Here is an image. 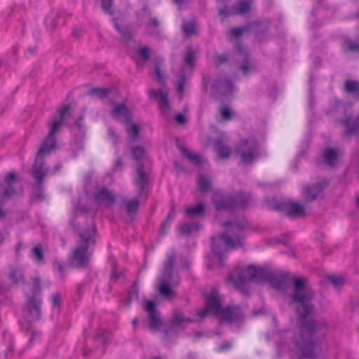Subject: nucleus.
Returning a JSON list of instances; mask_svg holds the SVG:
<instances>
[{
	"label": "nucleus",
	"mask_w": 359,
	"mask_h": 359,
	"mask_svg": "<svg viewBox=\"0 0 359 359\" xmlns=\"http://www.w3.org/2000/svg\"><path fill=\"white\" fill-rule=\"evenodd\" d=\"M306 283V278L293 279L294 290L292 299L297 304L298 323L301 331L299 340L295 339L294 343L299 359H312L315 357L316 347L312 336L319 325L315 321L308 318L313 310L310 302L314 294L311 288L307 287Z\"/></svg>",
	"instance_id": "nucleus-1"
},
{
	"label": "nucleus",
	"mask_w": 359,
	"mask_h": 359,
	"mask_svg": "<svg viewBox=\"0 0 359 359\" xmlns=\"http://www.w3.org/2000/svg\"><path fill=\"white\" fill-rule=\"evenodd\" d=\"M69 104L64 105L62 108L58 109V114L53 117L49 123L50 130L49 133L41 144L39 149L36 161L33 166V174L38 183H42L44 177L46 174L45 169V163L43 159V156L50 152L56 146V140L55 134L57 132L62 122L65 121L66 116H70Z\"/></svg>",
	"instance_id": "nucleus-2"
},
{
	"label": "nucleus",
	"mask_w": 359,
	"mask_h": 359,
	"mask_svg": "<svg viewBox=\"0 0 359 359\" xmlns=\"http://www.w3.org/2000/svg\"><path fill=\"white\" fill-rule=\"evenodd\" d=\"M205 306L198 312L199 320L203 319L207 315L211 314L218 317L219 321L229 323H240L244 318L243 309L233 304H229L223 308L218 293L212 291L205 297Z\"/></svg>",
	"instance_id": "nucleus-3"
},
{
	"label": "nucleus",
	"mask_w": 359,
	"mask_h": 359,
	"mask_svg": "<svg viewBox=\"0 0 359 359\" xmlns=\"http://www.w3.org/2000/svg\"><path fill=\"white\" fill-rule=\"evenodd\" d=\"M223 227L224 233L212 238V251L220 262V265L223 264L222 256L229 250L236 249L242 245V232L244 225L226 222L223 224Z\"/></svg>",
	"instance_id": "nucleus-4"
},
{
	"label": "nucleus",
	"mask_w": 359,
	"mask_h": 359,
	"mask_svg": "<svg viewBox=\"0 0 359 359\" xmlns=\"http://www.w3.org/2000/svg\"><path fill=\"white\" fill-rule=\"evenodd\" d=\"M264 270L262 268L256 265L250 264L241 269H236L229 275L227 282L241 291L244 294H248L247 283L251 280L264 278Z\"/></svg>",
	"instance_id": "nucleus-5"
},
{
	"label": "nucleus",
	"mask_w": 359,
	"mask_h": 359,
	"mask_svg": "<svg viewBox=\"0 0 359 359\" xmlns=\"http://www.w3.org/2000/svg\"><path fill=\"white\" fill-rule=\"evenodd\" d=\"M250 195L245 193H236L232 198L224 196L220 191L213 194V202L217 211L229 210L235 211L244 208L249 203Z\"/></svg>",
	"instance_id": "nucleus-6"
},
{
	"label": "nucleus",
	"mask_w": 359,
	"mask_h": 359,
	"mask_svg": "<svg viewBox=\"0 0 359 359\" xmlns=\"http://www.w3.org/2000/svg\"><path fill=\"white\" fill-rule=\"evenodd\" d=\"M236 155L242 163L248 164L259 158V148L257 140L252 137L243 139L237 146Z\"/></svg>",
	"instance_id": "nucleus-7"
},
{
	"label": "nucleus",
	"mask_w": 359,
	"mask_h": 359,
	"mask_svg": "<svg viewBox=\"0 0 359 359\" xmlns=\"http://www.w3.org/2000/svg\"><path fill=\"white\" fill-rule=\"evenodd\" d=\"M81 245L76 248L73 252V262L74 264L79 268L86 267L90 259L88 253L89 244L92 240L91 235L88 233H81Z\"/></svg>",
	"instance_id": "nucleus-8"
},
{
	"label": "nucleus",
	"mask_w": 359,
	"mask_h": 359,
	"mask_svg": "<svg viewBox=\"0 0 359 359\" xmlns=\"http://www.w3.org/2000/svg\"><path fill=\"white\" fill-rule=\"evenodd\" d=\"M148 95L151 99L158 100V107L161 111L167 115L170 111V103L168 100V93L167 90L159 89H149Z\"/></svg>",
	"instance_id": "nucleus-9"
},
{
	"label": "nucleus",
	"mask_w": 359,
	"mask_h": 359,
	"mask_svg": "<svg viewBox=\"0 0 359 359\" xmlns=\"http://www.w3.org/2000/svg\"><path fill=\"white\" fill-rule=\"evenodd\" d=\"M273 287L278 290H283L287 287L290 281V276L287 272L272 273L268 276Z\"/></svg>",
	"instance_id": "nucleus-10"
},
{
	"label": "nucleus",
	"mask_w": 359,
	"mask_h": 359,
	"mask_svg": "<svg viewBox=\"0 0 359 359\" xmlns=\"http://www.w3.org/2000/svg\"><path fill=\"white\" fill-rule=\"evenodd\" d=\"M111 116L117 121L129 123L132 120V114L124 103L116 104L111 111Z\"/></svg>",
	"instance_id": "nucleus-11"
},
{
	"label": "nucleus",
	"mask_w": 359,
	"mask_h": 359,
	"mask_svg": "<svg viewBox=\"0 0 359 359\" xmlns=\"http://www.w3.org/2000/svg\"><path fill=\"white\" fill-rule=\"evenodd\" d=\"M250 5L251 0H241L229 12H227L226 7H223L219 9V13L222 16H227L231 14H243L250 10Z\"/></svg>",
	"instance_id": "nucleus-12"
},
{
	"label": "nucleus",
	"mask_w": 359,
	"mask_h": 359,
	"mask_svg": "<svg viewBox=\"0 0 359 359\" xmlns=\"http://www.w3.org/2000/svg\"><path fill=\"white\" fill-rule=\"evenodd\" d=\"M95 200L98 205L109 206L116 201L114 194L103 187L100 189L95 196Z\"/></svg>",
	"instance_id": "nucleus-13"
},
{
	"label": "nucleus",
	"mask_w": 359,
	"mask_h": 359,
	"mask_svg": "<svg viewBox=\"0 0 359 359\" xmlns=\"http://www.w3.org/2000/svg\"><path fill=\"white\" fill-rule=\"evenodd\" d=\"M41 299L40 297H29L27 299V310L33 320H38L41 318Z\"/></svg>",
	"instance_id": "nucleus-14"
},
{
	"label": "nucleus",
	"mask_w": 359,
	"mask_h": 359,
	"mask_svg": "<svg viewBox=\"0 0 359 359\" xmlns=\"http://www.w3.org/2000/svg\"><path fill=\"white\" fill-rule=\"evenodd\" d=\"M327 184V182L323 181L319 184L306 187L304 189L306 198L309 201L315 200L322 194Z\"/></svg>",
	"instance_id": "nucleus-15"
},
{
	"label": "nucleus",
	"mask_w": 359,
	"mask_h": 359,
	"mask_svg": "<svg viewBox=\"0 0 359 359\" xmlns=\"http://www.w3.org/2000/svg\"><path fill=\"white\" fill-rule=\"evenodd\" d=\"M344 126L346 127V135H351L355 134L359 130V115L356 117L347 116L342 121Z\"/></svg>",
	"instance_id": "nucleus-16"
},
{
	"label": "nucleus",
	"mask_w": 359,
	"mask_h": 359,
	"mask_svg": "<svg viewBox=\"0 0 359 359\" xmlns=\"http://www.w3.org/2000/svg\"><path fill=\"white\" fill-rule=\"evenodd\" d=\"M285 207L287 216L292 218L303 216L305 212L304 207L297 202H288Z\"/></svg>",
	"instance_id": "nucleus-17"
},
{
	"label": "nucleus",
	"mask_w": 359,
	"mask_h": 359,
	"mask_svg": "<svg viewBox=\"0 0 359 359\" xmlns=\"http://www.w3.org/2000/svg\"><path fill=\"white\" fill-rule=\"evenodd\" d=\"M137 172L138 177L134 180V183L137 187L140 194H141L147 184V176L142 164L138 165L137 168Z\"/></svg>",
	"instance_id": "nucleus-18"
},
{
	"label": "nucleus",
	"mask_w": 359,
	"mask_h": 359,
	"mask_svg": "<svg viewBox=\"0 0 359 359\" xmlns=\"http://www.w3.org/2000/svg\"><path fill=\"white\" fill-rule=\"evenodd\" d=\"M171 278L169 277H163L161 276L160 278V283L158 285V291L159 292L167 297L173 296L175 294L174 291L170 287L169 283Z\"/></svg>",
	"instance_id": "nucleus-19"
},
{
	"label": "nucleus",
	"mask_w": 359,
	"mask_h": 359,
	"mask_svg": "<svg viewBox=\"0 0 359 359\" xmlns=\"http://www.w3.org/2000/svg\"><path fill=\"white\" fill-rule=\"evenodd\" d=\"M339 154L333 148H327L323 153V159L330 167H334L337 163Z\"/></svg>",
	"instance_id": "nucleus-20"
},
{
	"label": "nucleus",
	"mask_w": 359,
	"mask_h": 359,
	"mask_svg": "<svg viewBox=\"0 0 359 359\" xmlns=\"http://www.w3.org/2000/svg\"><path fill=\"white\" fill-rule=\"evenodd\" d=\"M16 181V176L14 172H10L7 174L6 177H5V182L7 185L9 186V188H7L5 189L2 198H8L11 197V196L14 195L15 191L13 188L11 187V185H13L15 182Z\"/></svg>",
	"instance_id": "nucleus-21"
},
{
	"label": "nucleus",
	"mask_w": 359,
	"mask_h": 359,
	"mask_svg": "<svg viewBox=\"0 0 359 359\" xmlns=\"http://www.w3.org/2000/svg\"><path fill=\"white\" fill-rule=\"evenodd\" d=\"M215 150L216 151L218 156L222 159L229 158L231 151L222 140H218L215 143Z\"/></svg>",
	"instance_id": "nucleus-22"
},
{
	"label": "nucleus",
	"mask_w": 359,
	"mask_h": 359,
	"mask_svg": "<svg viewBox=\"0 0 359 359\" xmlns=\"http://www.w3.org/2000/svg\"><path fill=\"white\" fill-rule=\"evenodd\" d=\"M175 263V255L174 253L168 255L167 256L166 260L163 264V268L162 271L163 277H169L171 278L172 271L173 269Z\"/></svg>",
	"instance_id": "nucleus-23"
},
{
	"label": "nucleus",
	"mask_w": 359,
	"mask_h": 359,
	"mask_svg": "<svg viewBox=\"0 0 359 359\" xmlns=\"http://www.w3.org/2000/svg\"><path fill=\"white\" fill-rule=\"evenodd\" d=\"M178 231L183 235L191 234L200 229L198 223H182L178 225Z\"/></svg>",
	"instance_id": "nucleus-24"
},
{
	"label": "nucleus",
	"mask_w": 359,
	"mask_h": 359,
	"mask_svg": "<svg viewBox=\"0 0 359 359\" xmlns=\"http://www.w3.org/2000/svg\"><path fill=\"white\" fill-rule=\"evenodd\" d=\"M111 91L107 88H95L88 91V95L97 97L101 100H104L109 97Z\"/></svg>",
	"instance_id": "nucleus-25"
},
{
	"label": "nucleus",
	"mask_w": 359,
	"mask_h": 359,
	"mask_svg": "<svg viewBox=\"0 0 359 359\" xmlns=\"http://www.w3.org/2000/svg\"><path fill=\"white\" fill-rule=\"evenodd\" d=\"M32 257L39 264H41L45 262V257L43 253L42 247L40 245H35L32 249Z\"/></svg>",
	"instance_id": "nucleus-26"
},
{
	"label": "nucleus",
	"mask_w": 359,
	"mask_h": 359,
	"mask_svg": "<svg viewBox=\"0 0 359 359\" xmlns=\"http://www.w3.org/2000/svg\"><path fill=\"white\" fill-rule=\"evenodd\" d=\"M205 212V205L203 203H198L194 207L188 208L185 213L189 217L203 215Z\"/></svg>",
	"instance_id": "nucleus-27"
},
{
	"label": "nucleus",
	"mask_w": 359,
	"mask_h": 359,
	"mask_svg": "<svg viewBox=\"0 0 359 359\" xmlns=\"http://www.w3.org/2000/svg\"><path fill=\"white\" fill-rule=\"evenodd\" d=\"M345 90L347 93L359 97V83L353 80H346L345 82Z\"/></svg>",
	"instance_id": "nucleus-28"
},
{
	"label": "nucleus",
	"mask_w": 359,
	"mask_h": 359,
	"mask_svg": "<svg viewBox=\"0 0 359 359\" xmlns=\"http://www.w3.org/2000/svg\"><path fill=\"white\" fill-rule=\"evenodd\" d=\"M215 86L217 88H220L225 93H231L233 89V84L232 81L229 79H222L217 81Z\"/></svg>",
	"instance_id": "nucleus-29"
},
{
	"label": "nucleus",
	"mask_w": 359,
	"mask_h": 359,
	"mask_svg": "<svg viewBox=\"0 0 359 359\" xmlns=\"http://www.w3.org/2000/svg\"><path fill=\"white\" fill-rule=\"evenodd\" d=\"M195 319H191L189 318H184L181 313H176L174 314L172 320L171 324L173 326L181 325L185 323H191L195 321Z\"/></svg>",
	"instance_id": "nucleus-30"
},
{
	"label": "nucleus",
	"mask_w": 359,
	"mask_h": 359,
	"mask_svg": "<svg viewBox=\"0 0 359 359\" xmlns=\"http://www.w3.org/2000/svg\"><path fill=\"white\" fill-rule=\"evenodd\" d=\"M180 150L183 154H184L191 161L194 162L196 165H200L203 160L196 153L189 151L186 148L181 147Z\"/></svg>",
	"instance_id": "nucleus-31"
},
{
	"label": "nucleus",
	"mask_w": 359,
	"mask_h": 359,
	"mask_svg": "<svg viewBox=\"0 0 359 359\" xmlns=\"http://www.w3.org/2000/svg\"><path fill=\"white\" fill-rule=\"evenodd\" d=\"M140 205V201L137 198H133L125 203V207L128 214H133L137 212Z\"/></svg>",
	"instance_id": "nucleus-32"
},
{
	"label": "nucleus",
	"mask_w": 359,
	"mask_h": 359,
	"mask_svg": "<svg viewBox=\"0 0 359 359\" xmlns=\"http://www.w3.org/2000/svg\"><path fill=\"white\" fill-rule=\"evenodd\" d=\"M198 187L201 192H205L210 188L211 182L210 180L203 175H200L198 178Z\"/></svg>",
	"instance_id": "nucleus-33"
},
{
	"label": "nucleus",
	"mask_w": 359,
	"mask_h": 359,
	"mask_svg": "<svg viewBox=\"0 0 359 359\" xmlns=\"http://www.w3.org/2000/svg\"><path fill=\"white\" fill-rule=\"evenodd\" d=\"M149 327L153 330H159L161 321L158 317V313L149 315Z\"/></svg>",
	"instance_id": "nucleus-34"
},
{
	"label": "nucleus",
	"mask_w": 359,
	"mask_h": 359,
	"mask_svg": "<svg viewBox=\"0 0 359 359\" xmlns=\"http://www.w3.org/2000/svg\"><path fill=\"white\" fill-rule=\"evenodd\" d=\"M343 48L352 52L359 51V42H355L351 39H346L343 44Z\"/></svg>",
	"instance_id": "nucleus-35"
},
{
	"label": "nucleus",
	"mask_w": 359,
	"mask_h": 359,
	"mask_svg": "<svg viewBox=\"0 0 359 359\" xmlns=\"http://www.w3.org/2000/svg\"><path fill=\"white\" fill-rule=\"evenodd\" d=\"M176 216V212L174 206H172L170 208V212L166 217V219L165 222H163L161 226V230L162 231L165 232V229L168 227L170 224L173 221Z\"/></svg>",
	"instance_id": "nucleus-36"
},
{
	"label": "nucleus",
	"mask_w": 359,
	"mask_h": 359,
	"mask_svg": "<svg viewBox=\"0 0 359 359\" xmlns=\"http://www.w3.org/2000/svg\"><path fill=\"white\" fill-rule=\"evenodd\" d=\"M132 153L135 160H136L137 161L144 158L145 156V150L141 146L134 147L132 149Z\"/></svg>",
	"instance_id": "nucleus-37"
},
{
	"label": "nucleus",
	"mask_w": 359,
	"mask_h": 359,
	"mask_svg": "<svg viewBox=\"0 0 359 359\" xmlns=\"http://www.w3.org/2000/svg\"><path fill=\"white\" fill-rule=\"evenodd\" d=\"M103 11L108 15L114 13L113 0H100Z\"/></svg>",
	"instance_id": "nucleus-38"
},
{
	"label": "nucleus",
	"mask_w": 359,
	"mask_h": 359,
	"mask_svg": "<svg viewBox=\"0 0 359 359\" xmlns=\"http://www.w3.org/2000/svg\"><path fill=\"white\" fill-rule=\"evenodd\" d=\"M327 278L336 287H339L345 282V279L341 276L328 275Z\"/></svg>",
	"instance_id": "nucleus-39"
},
{
	"label": "nucleus",
	"mask_w": 359,
	"mask_h": 359,
	"mask_svg": "<svg viewBox=\"0 0 359 359\" xmlns=\"http://www.w3.org/2000/svg\"><path fill=\"white\" fill-rule=\"evenodd\" d=\"M182 31L184 34L187 36H191L195 34V25L192 22H184L182 25Z\"/></svg>",
	"instance_id": "nucleus-40"
},
{
	"label": "nucleus",
	"mask_w": 359,
	"mask_h": 359,
	"mask_svg": "<svg viewBox=\"0 0 359 359\" xmlns=\"http://www.w3.org/2000/svg\"><path fill=\"white\" fill-rule=\"evenodd\" d=\"M56 14L50 13L45 20V23L46 26L50 29H53L57 25V22L55 20Z\"/></svg>",
	"instance_id": "nucleus-41"
},
{
	"label": "nucleus",
	"mask_w": 359,
	"mask_h": 359,
	"mask_svg": "<svg viewBox=\"0 0 359 359\" xmlns=\"http://www.w3.org/2000/svg\"><path fill=\"white\" fill-rule=\"evenodd\" d=\"M127 133L129 136L136 138L139 133V128L136 124L132 123L126 128Z\"/></svg>",
	"instance_id": "nucleus-42"
},
{
	"label": "nucleus",
	"mask_w": 359,
	"mask_h": 359,
	"mask_svg": "<svg viewBox=\"0 0 359 359\" xmlns=\"http://www.w3.org/2000/svg\"><path fill=\"white\" fill-rule=\"evenodd\" d=\"M144 309L147 311L149 315L156 313V304L154 301H147L144 305Z\"/></svg>",
	"instance_id": "nucleus-43"
},
{
	"label": "nucleus",
	"mask_w": 359,
	"mask_h": 359,
	"mask_svg": "<svg viewBox=\"0 0 359 359\" xmlns=\"http://www.w3.org/2000/svg\"><path fill=\"white\" fill-rule=\"evenodd\" d=\"M186 83V79L182 72L180 73V79L177 83V92L182 95Z\"/></svg>",
	"instance_id": "nucleus-44"
},
{
	"label": "nucleus",
	"mask_w": 359,
	"mask_h": 359,
	"mask_svg": "<svg viewBox=\"0 0 359 359\" xmlns=\"http://www.w3.org/2000/svg\"><path fill=\"white\" fill-rule=\"evenodd\" d=\"M137 53L143 60H147L150 56V49L147 47H141L138 48Z\"/></svg>",
	"instance_id": "nucleus-45"
},
{
	"label": "nucleus",
	"mask_w": 359,
	"mask_h": 359,
	"mask_svg": "<svg viewBox=\"0 0 359 359\" xmlns=\"http://www.w3.org/2000/svg\"><path fill=\"white\" fill-rule=\"evenodd\" d=\"M220 115L224 120H229L232 116V113L230 109L225 106L220 109Z\"/></svg>",
	"instance_id": "nucleus-46"
},
{
	"label": "nucleus",
	"mask_w": 359,
	"mask_h": 359,
	"mask_svg": "<svg viewBox=\"0 0 359 359\" xmlns=\"http://www.w3.org/2000/svg\"><path fill=\"white\" fill-rule=\"evenodd\" d=\"M154 74L156 76V80L158 83H162L164 81V76L163 73L161 72V69L157 68L155 69Z\"/></svg>",
	"instance_id": "nucleus-47"
},
{
	"label": "nucleus",
	"mask_w": 359,
	"mask_h": 359,
	"mask_svg": "<svg viewBox=\"0 0 359 359\" xmlns=\"http://www.w3.org/2000/svg\"><path fill=\"white\" fill-rule=\"evenodd\" d=\"M194 53L191 49L187 50V56L185 57L186 62L188 65H191L193 63Z\"/></svg>",
	"instance_id": "nucleus-48"
},
{
	"label": "nucleus",
	"mask_w": 359,
	"mask_h": 359,
	"mask_svg": "<svg viewBox=\"0 0 359 359\" xmlns=\"http://www.w3.org/2000/svg\"><path fill=\"white\" fill-rule=\"evenodd\" d=\"M244 27H234L231 29V33L233 36L237 38L239 37L244 32Z\"/></svg>",
	"instance_id": "nucleus-49"
},
{
	"label": "nucleus",
	"mask_w": 359,
	"mask_h": 359,
	"mask_svg": "<svg viewBox=\"0 0 359 359\" xmlns=\"http://www.w3.org/2000/svg\"><path fill=\"white\" fill-rule=\"evenodd\" d=\"M227 60V57L225 55H217L215 57V60L219 65L224 63Z\"/></svg>",
	"instance_id": "nucleus-50"
},
{
	"label": "nucleus",
	"mask_w": 359,
	"mask_h": 359,
	"mask_svg": "<svg viewBox=\"0 0 359 359\" xmlns=\"http://www.w3.org/2000/svg\"><path fill=\"white\" fill-rule=\"evenodd\" d=\"M175 120L176 121L177 123L180 124H183L186 121L184 116L182 114H176L175 116Z\"/></svg>",
	"instance_id": "nucleus-51"
},
{
	"label": "nucleus",
	"mask_w": 359,
	"mask_h": 359,
	"mask_svg": "<svg viewBox=\"0 0 359 359\" xmlns=\"http://www.w3.org/2000/svg\"><path fill=\"white\" fill-rule=\"evenodd\" d=\"M60 295L57 294H53L52 296V304H53V306L55 307V306H58L59 304H60Z\"/></svg>",
	"instance_id": "nucleus-52"
},
{
	"label": "nucleus",
	"mask_w": 359,
	"mask_h": 359,
	"mask_svg": "<svg viewBox=\"0 0 359 359\" xmlns=\"http://www.w3.org/2000/svg\"><path fill=\"white\" fill-rule=\"evenodd\" d=\"M232 347V343L227 342L224 345L220 346L218 347L217 351L219 352L225 351Z\"/></svg>",
	"instance_id": "nucleus-53"
},
{
	"label": "nucleus",
	"mask_w": 359,
	"mask_h": 359,
	"mask_svg": "<svg viewBox=\"0 0 359 359\" xmlns=\"http://www.w3.org/2000/svg\"><path fill=\"white\" fill-rule=\"evenodd\" d=\"M114 25L116 28V29L120 32L123 35H126V29L124 28V27H121L120 25H118L116 22H114Z\"/></svg>",
	"instance_id": "nucleus-54"
},
{
	"label": "nucleus",
	"mask_w": 359,
	"mask_h": 359,
	"mask_svg": "<svg viewBox=\"0 0 359 359\" xmlns=\"http://www.w3.org/2000/svg\"><path fill=\"white\" fill-rule=\"evenodd\" d=\"M34 287L36 292H39L41 287L40 280L39 278H36L34 280Z\"/></svg>",
	"instance_id": "nucleus-55"
},
{
	"label": "nucleus",
	"mask_w": 359,
	"mask_h": 359,
	"mask_svg": "<svg viewBox=\"0 0 359 359\" xmlns=\"http://www.w3.org/2000/svg\"><path fill=\"white\" fill-rule=\"evenodd\" d=\"M122 161L120 158H118L115 161V168H122Z\"/></svg>",
	"instance_id": "nucleus-56"
},
{
	"label": "nucleus",
	"mask_w": 359,
	"mask_h": 359,
	"mask_svg": "<svg viewBox=\"0 0 359 359\" xmlns=\"http://www.w3.org/2000/svg\"><path fill=\"white\" fill-rule=\"evenodd\" d=\"M57 269H58V271L60 272L61 275L62 276H64V272H65L64 266L62 264H59L57 265Z\"/></svg>",
	"instance_id": "nucleus-57"
},
{
	"label": "nucleus",
	"mask_w": 359,
	"mask_h": 359,
	"mask_svg": "<svg viewBox=\"0 0 359 359\" xmlns=\"http://www.w3.org/2000/svg\"><path fill=\"white\" fill-rule=\"evenodd\" d=\"M149 25L157 27L158 25V22L156 19H151L149 22Z\"/></svg>",
	"instance_id": "nucleus-58"
},
{
	"label": "nucleus",
	"mask_w": 359,
	"mask_h": 359,
	"mask_svg": "<svg viewBox=\"0 0 359 359\" xmlns=\"http://www.w3.org/2000/svg\"><path fill=\"white\" fill-rule=\"evenodd\" d=\"M174 1L177 5L182 6V4L187 3L189 0H174Z\"/></svg>",
	"instance_id": "nucleus-59"
},
{
	"label": "nucleus",
	"mask_w": 359,
	"mask_h": 359,
	"mask_svg": "<svg viewBox=\"0 0 359 359\" xmlns=\"http://www.w3.org/2000/svg\"><path fill=\"white\" fill-rule=\"evenodd\" d=\"M243 70V73L244 74H247L250 70H251L252 69H247V68H245V69H241Z\"/></svg>",
	"instance_id": "nucleus-60"
},
{
	"label": "nucleus",
	"mask_w": 359,
	"mask_h": 359,
	"mask_svg": "<svg viewBox=\"0 0 359 359\" xmlns=\"http://www.w3.org/2000/svg\"><path fill=\"white\" fill-rule=\"evenodd\" d=\"M137 318H135L132 320V323L133 324L134 326H135L137 323Z\"/></svg>",
	"instance_id": "nucleus-61"
},
{
	"label": "nucleus",
	"mask_w": 359,
	"mask_h": 359,
	"mask_svg": "<svg viewBox=\"0 0 359 359\" xmlns=\"http://www.w3.org/2000/svg\"><path fill=\"white\" fill-rule=\"evenodd\" d=\"M356 205L359 207V194L358 195L356 198Z\"/></svg>",
	"instance_id": "nucleus-62"
},
{
	"label": "nucleus",
	"mask_w": 359,
	"mask_h": 359,
	"mask_svg": "<svg viewBox=\"0 0 359 359\" xmlns=\"http://www.w3.org/2000/svg\"><path fill=\"white\" fill-rule=\"evenodd\" d=\"M4 212H3V210L0 208V218L4 217Z\"/></svg>",
	"instance_id": "nucleus-63"
},
{
	"label": "nucleus",
	"mask_w": 359,
	"mask_h": 359,
	"mask_svg": "<svg viewBox=\"0 0 359 359\" xmlns=\"http://www.w3.org/2000/svg\"><path fill=\"white\" fill-rule=\"evenodd\" d=\"M22 246V244H19L16 248L17 252H18Z\"/></svg>",
	"instance_id": "nucleus-64"
}]
</instances>
